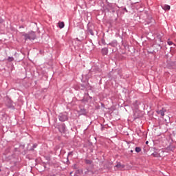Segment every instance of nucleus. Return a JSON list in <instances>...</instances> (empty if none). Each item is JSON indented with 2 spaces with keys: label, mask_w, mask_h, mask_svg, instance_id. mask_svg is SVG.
Returning <instances> with one entry per match:
<instances>
[{
  "label": "nucleus",
  "mask_w": 176,
  "mask_h": 176,
  "mask_svg": "<svg viewBox=\"0 0 176 176\" xmlns=\"http://www.w3.org/2000/svg\"><path fill=\"white\" fill-rule=\"evenodd\" d=\"M21 34L22 36L25 37V41H34V39L36 38L34 32H30L28 34L21 33Z\"/></svg>",
  "instance_id": "obj_1"
},
{
  "label": "nucleus",
  "mask_w": 176,
  "mask_h": 176,
  "mask_svg": "<svg viewBox=\"0 0 176 176\" xmlns=\"http://www.w3.org/2000/svg\"><path fill=\"white\" fill-rule=\"evenodd\" d=\"M166 112V109H162L161 110H157V115H161L162 118L164 116V113Z\"/></svg>",
  "instance_id": "obj_2"
},
{
  "label": "nucleus",
  "mask_w": 176,
  "mask_h": 176,
  "mask_svg": "<svg viewBox=\"0 0 176 176\" xmlns=\"http://www.w3.org/2000/svg\"><path fill=\"white\" fill-rule=\"evenodd\" d=\"M59 120H60L61 122H65L67 120V116L66 115H62L60 114L59 116Z\"/></svg>",
  "instance_id": "obj_3"
},
{
  "label": "nucleus",
  "mask_w": 176,
  "mask_h": 176,
  "mask_svg": "<svg viewBox=\"0 0 176 176\" xmlns=\"http://www.w3.org/2000/svg\"><path fill=\"white\" fill-rule=\"evenodd\" d=\"M124 167L125 166L122 165V164L120 163H118V164L116 165V168H118V170H123Z\"/></svg>",
  "instance_id": "obj_4"
},
{
  "label": "nucleus",
  "mask_w": 176,
  "mask_h": 176,
  "mask_svg": "<svg viewBox=\"0 0 176 176\" xmlns=\"http://www.w3.org/2000/svg\"><path fill=\"white\" fill-rule=\"evenodd\" d=\"M65 125H60V126H59V132L63 133L65 131Z\"/></svg>",
  "instance_id": "obj_5"
},
{
  "label": "nucleus",
  "mask_w": 176,
  "mask_h": 176,
  "mask_svg": "<svg viewBox=\"0 0 176 176\" xmlns=\"http://www.w3.org/2000/svg\"><path fill=\"white\" fill-rule=\"evenodd\" d=\"M163 10L165 11L170 10V6L168 5H165L163 6Z\"/></svg>",
  "instance_id": "obj_6"
},
{
  "label": "nucleus",
  "mask_w": 176,
  "mask_h": 176,
  "mask_svg": "<svg viewBox=\"0 0 176 176\" xmlns=\"http://www.w3.org/2000/svg\"><path fill=\"white\" fill-rule=\"evenodd\" d=\"M65 24L64 22H58V27L60 29L64 28Z\"/></svg>",
  "instance_id": "obj_7"
},
{
  "label": "nucleus",
  "mask_w": 176,
  "mask_h": 176,
  "mask_svg": "<svg viewBox=\"0 0 176 176\" xmlns=\"http://www.w3.org/2000/svg\"><path fill=\"white\" fill-rule=\"evenodd\" d=\"M102 52L103 54H104V55L107 54V49L104 48L102 50Z\"/></svg>",
  "instance_id": "obj_8"
},
{
  "label": "nucleus",
  "mask_w": 176,
  "mask_h": 176,
  "mask_svg": "<svg viewBox=\"0 0 176 176\" xmlns=\"http://www.w3.org/2000/svg\"><path fill=\"white\" fill-rule=\"evenodd\" d=\"M135 152L139 153L140 152H141V148L140 147H136L135 148Z\"/></svg>",
  "instance_id": "obj_9"
},
{
  "label": "nucleus",
  "mask_w": 176,
  "mask_h": 176,
  "mask_svg": "<svg viewBox=\"0 0 176 176\" xmlns=\"http://www.w3.org/2000/svg\"><path fill=\"white\" fill-rule=\"evenodd\" d=\"M14 58L13 57H9L8 58V61H9L10 63H11L12 61H14Z\"/></svg>",
  "instance_id": "obj_10"
},
{
  "label": "nucleus",
  "mask_w": 176,
  "mask_h": 176,
  "mask_svg": "<svg viewBox=\"0 0 176 176\" xmlns=\"http://www.w3.org/2000/svg\"><path fill=\"white\" fill-rule=\"evenodd\" d=\"M86 164H91V161L87 160H86Z\"/></svg>",
  "instance_id": "obj_11"
},
{
  "label": "nucleus",
  "mask_w": 176,
  "mask_h": 176,
  "mask_svg": "<svg viewBox=\"0 0 176 176\" xmlns=\"http://www.w3.org/2000/svg\"><path fill=\"white\" fill-rule=\"evenodd\" d=\"M167 43L169 45H172L173 44V41H167Z\"/></svg>",
  "instance_id": "obj_12"
},
{
  "label": "nucleus",
  "mask_w": 176,
  "mask_h": 176,
  "mask_svg": "<svg viewBox=\"0 0 176 176\" xmlns=\"http://www.w3.org/2000/svg\"><path fill=\"white\" fill-rule=\"evenodd\" d=\"M74 154V153L73 152H70V153H69V154H68V157H69V156H72V155Z\"/></svg>",
  "instance_id": "obj_13"
},
{
  "label": "nucleus",
  "mask_w": 176,
  "mask_h": 176,
  "mask_svg": "<svg viewBox=\"0 0 176 176\" xmlns=\"http://www.w3.org/2000/svg\"><path fill=\"white\" fill-rule=\"evenodd\" d=\"M148 144V141L146 142V144Z\"/></svg>",
  "instance_id": "obj_14"
},
{
  "label": "nucleus",
  "mask_w": 176,
  "mask_h": 176,
  "mask_svg": "<svg viewBox=\"0 0 176 176\" xmlns=\"http://www.w3.org/2000/svg\"><path fill=\"white\" fill-rule=\"evenodd\" d=\"M72 174V172L70 173V175Z\"/></svg>",
  "instance_id": "obj_15"
},
{
  "label": "nucleus",
  "mask_w": 176,
  "mask_h": 176,
  "mask_svg": "<svg viewBox=\"0 0 176 176\" xmlns=\"http://www.w3.org/2000/svg\"><path fill=\"white\" fill-rule=\"evenodd\" d=\"M0 172H1V170L0 169Z\"/></svg>",
  "instance_id": "obj_16"
}]
</instances>
